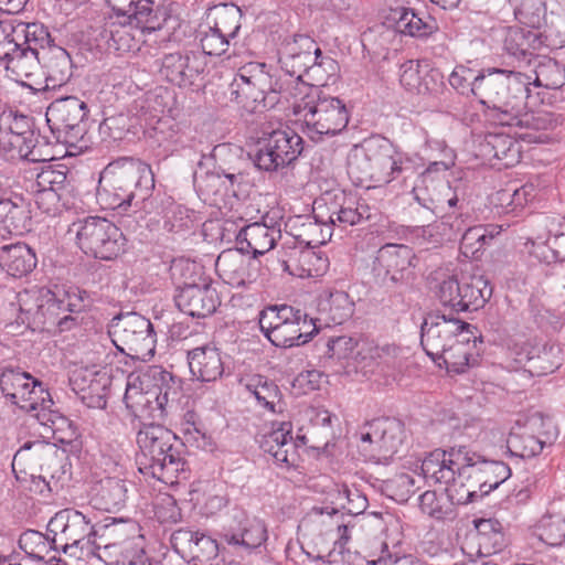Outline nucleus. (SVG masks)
Masks as SVG:
<instances>
[{
    "instance_id": "obj_1",
    "label": "nucleus",
    "mask_w": 565,
    "mask_h": 565,
    "mask_svg": "<svg viewBox=\"0 0 565 565\" xmlns=\"http://www.w3.org/2000/svg\"><path fill=\"white\" fill-rule=\"evenodd\" d=\"M530 85L531 75L493 67L481 72L476 90L493 124L531 131L547 130L553 125L550 114L525 110Z\"/></svg>"
},
{
    "instance_id": "obj_2",
    "label": "nucleus",
    "mask_w": 565,
    "mask_h": 565,
    "mask_svg": "<svg viewBox=\"0 0 565 565\" xmlns=\"http://www.w3.org/2000/svg\"><path fill=\"white\" fill-rule=\"evenodd\" d=\"M154 184V173L150 164L137 158L120 157L102 171L97 201L105 210L136 214L146 209Z\"/></svg>"
},
{
    "instance_id": "obj_3",
    "label": "nucleus",
    "mask_w": 565,
    "mask_h": 565,
    "mask_svg": "<svg viewBox=\"0 0 565 565\" xmlns=\"http://www.w3.org/2000/svg\"><path fill=\"white\" fill-rule=\"evenodd\" d=\"M420 166L418 154L401 151L382 137H372L354 146L348 157L350 178L366 188L382 186L399 178L406 181Z\"/></svg>"
},
{
    "instance_id": "obj_4",
    "label": "nucleus",
    "mask_w": 565,
    "mask_h": 565,
    "mask_svg": "<svg viewBox=\"0 0 565 565\" xmlns=\"http://www.w3.org/2000/svg\"><path fill=\"white\" fill-rule=\"evenodd\" d=\"M139 454L136 462L145 477L174 487L186 479L185 461L181 457L177 436L162 425H143L137 434Z\"/></svg>"
},
{
    "instance_id": "obj_5",
    "label": "nucleus",
    "mask_w": 565,
    "mask_h": 565,
    "mask_svg": "<svg viewBox=\"0 0 565 565\" xmlns=\"http://www.w3.org/2000/svg\"><path fill=\"white\" fill-rule=\"evenodd\" d=\"M292 113L302 124L303 134L312 141L342 132L349 124V111L339 97L299 84L292 92Z\"/></svg>"
},
{
    "instance_id": "obj_6",
    "label": "nucleus",
    "mask_w": 565,
    "mask_h": 565,
    "mask_svg": "<svg viewBox=\"0 0 565 565\" xmlns=\"http://www.w3.org/2000/svg\"><path fill=\"white\" fill-rule=\"evenodd\" d=\"M154 375L134 374L127 379L124 402L137 418L163 420L168 409L178 401L180 387L172 375L161 372L162 384L153 382Z\"/></svg>"
},
{
    "instance_id": "obj_7",
    "label": "nucleus",
    "mask_w": 565,
    "mask_h": 565,
    "mask_svg": "<svg viewBox=\"0 0 565 565\" xmlns=\"http://www.w3.org/2000/svg\"><path fill=\"white\" fill-rule=\"evenodd\" d=\"M86 115V103L75 96L55 99L46 109L45 118L53 137L66 146L70 154L89 147Z\"/></svg>"
},
{
    "instance_id": "obj_8",
    "label": "nucleus",
    "mask_w": 565,
    "mask_h": 565,
    "mask_svg": "<svg viewBox=\"0 0 565 565\" xmlns=\"http://www.w3.org/2000/svg\"><path fill=\"white\" fill-rule=\"evenodd\" d=\"M54 551L77 557L97 556L100 544L90 520L77 510L66 509L55 514L47 525Z\"/></svg>"
},
{
    "instance_id": "obj_9",
    "label": "nucleus",
    "mask_w": 565,
    "mask_h": 565,
    "mask_svg": "<svg viewBox=\"0 0 565 565\" xmlns=\"http://www.w3.org/2000/svg\"><path fill=\"white\" fill-rule=\"evenodd\" d=\"M0 387L4 397L20 409L32 413L40 424L49 426L53 401L42 382L31 374L15 369H6L0 375Z\"/></svg>"
},
{
    "instance_id": "obj_10",
    "label": "nucleus",
    "mask_w": 565,
    "mask_h": 565,
    "mask_svg": "<svg viewBox=\"0 0 565 565\" xmlns=\"http://www.w3.org/2000/svg\"><path fill=\"white\" fill-rule=\"evenodd\" d=\"M74 226L76 243L87 256L113 260L125 252L127 239L113 222L99 216H89Z\"/></svg>"
},
{
    "instance_id": "obj_11",
    "label": "nucleus",
    "mask_w": 565,
    "mask_h": 565,
    "mask_svg": "<svg viewBox=\"0 0 565 565\" xmlns=\"http://www.w3.org/2000/svg\"><path fill=\"white\" fill-rule=\"evenodd\" d=\"M108 332L117 349L130 356L145 360L154 354L156 333L152 323L139 313L116 317Z\"/></svg>"
},
{
    "instance_id": "obj_12",
    "label": "nucleus",
    "mask_w": 565,
    "mask_h": 565,
    "mask_svg": "<svg viewBox=\"0 0 565 565\" xmlns=\"http://www.w3.org/2000/svg\"><path fill=\"white\" fill-rule=\"evenodd\" d=\"M231 86L236 102L252 110H256L259 106L274 105L277 100L276 95L280 93L274 87L266 65L257 62L239 67Z\"/></svg>"
},
{
    "instance_id": "obj_13",
    "label": "nucleus",
    "mask_w": 565,
    "mask_h": 565,
    "mask_svg": "<svg viewBox=\"0 0 565 565\" xmlns=\"http://www.w3.org/2000/svg\"><path fill=\"white\" fill-rule=\"evenodd\" d=\"M437 296L443 306L455 312L477 311L491 298L492 287L483 276L462 281L450 277L439 284Z\"/></svg>"
},
{
    "instance_id": "obj_14",
    "label": "nucleus",
    "mask_w": 565,
    "mask_h": 565,
    "mask_svg": "<svg viewBox=\"0 0 565 565\" xmlns=\"http://www.w3.org/2000/svg\"><path fill=\"white\" fill-rule=\"evenodd\" d=\"M303 150L302 138L290 129L273 130L253 158L255 167L274 172L292 163Z\"/></svg>"
},
{
    "instance_id": "obj_15",
    "label": "nucleus",
    "mask_w": 565,
    "mask_h": 565,
    "mask_svg": "<svg viewBox=\"0 0 565 565\" xmlns=\"http://www.w3.org/2000/svg\"><path fill=\"white\" fill-rule=\"evenodd\" d=\"M321 50L316 41L302 34L286 39L279 49V64L285 75V79L279 86L280 94L286 96V89H291L296 82L303 79L310 64L316 61L315 55L320 57Z\"/></svg>"
},
{
    "instance_id": "obj_16",
    "label": "nucleus",
    "mask_w": 565,
    "mask_h": 565,
    "mask_svg": "<svg viewBox=\"0 0 565 565\" xmlns=\"http://www.w3.org/2000/svg\"><path fill=\"white\" fill-rule=\"evenodd\" d=\"M416 256L407 245L385 244L374 257L372 271L384 285H404L414 278Z\"/></svg>"
},
{
    "instance_id": "obj_17",
    "label": "nucleus",
    "mask_w": 565,
    "mask_h": 565,
    "mask_svg": "<svg viewBox=\"0 0 565 565\" xmlns=\"http://www.w3.org/2000/svg\"><path fill=\"white\" fill-rule=\"evenodd\" d=\"M399 422L377 418L367 423L360 433L362 451L379 463H387L402 445Z\"/></svg>"
},
{
    "instance_id": "obj_18",
    "label": "nucleus",
    "mask_w": 565,
    "mask_h": 565,
    "mask_svg": "<svg viewBox=\"0 0 565 565\" xmlns=\"http://www.w3.org/2000/svg\"><path fill=\"white\" fill-rule=\"evenodd\" d=\"M447 171L444 163H429L420 173L411 188L413 199L431 213H437L445 203L449 207H455L458 203L456 194H451V188L447 182L439 178L440 172Z\"/></svg>"
},
{
    "instance_id": "obj_19",
    "label": "nucleus",
    "mask_w": 565,
    "mask_h": 565,
    "mask_svg": "<svg viewBox=\"0 0 565 565\" xmlns=\"http://www.w3.org/2000/svg\"><path fill=\"white\" fill-rule=\"evenodd\" d=\"M467 322L459 319H448L445 316L429 315L422 324L420 344L426 354L438 362V356L445 353L461 333Z\"/></svg>"
},
{
    "instance_id": "obj_20",
    "label": "nucleus",
    "mask_w": 565,
    "mask_h": 565,
    "mask_svg": "<svg viewBox=\"0 0 565 565\" xmlns=\"http://www.w3.org/2000/svg\"><path fill=\"white\" fill-rule=\"evenodd\" d=\"M64 456L51 443L43 440L26 441L15 452L12 467L25 465L30 468L39 467L42 472L52 479H61L65 473L63 467Z\"/></svg>"
},
{
    "instance_id": "obj_21",
    "label": "nucleus",
    "mask_w": 565,
    "mask_h": 565,
    "mask_svg": "<svg viewBox=\"0 0 565 565\" xmlns=\"http://www.w3.org/2000/svg\"><path fill=\"white\" fill-rule=\"evenodd\" d=\"M543 425L544 420L540 416L529 417L523 423L518 420L507 438L509 452L520 458L540 455L547 443L545 434L540 431Z\"/></svg>"
},
{
    "instance_id": "obj_22",
    "label": "nucleus",
    "mask_w": 565,
    "mask_h": 565,
    "mask_svg": "<svg viewBox=\"0 0 565 565\" xmlns=\"http://www.w3.org/2000/svg\"><path fill=\"white\" fill-rule=\"evenodd\" d=\"M171 544L174 551L191 565H207L218 554L215 540L189 529L174 531L171 535Z\"/></svg>"
},
{
    "instance_id": "obj_23",
    "label": "nucleus",
    "mask_w": 565,
    "mask_h": 565,
    "mask_svg": "<svg viewBox=\"0 0 565 565\" xmlns=\"http://www.w3.org/2000/svg\"><path fill=\"white\" fill-rule=\"evenodd\" d=\"M215 270L218 277L232 287H245L257 281L259 277V265L250 262L243 249H225L216 262Z\"/></svg>"
},
{
    "instance_id": "obj_24",
    "label": "nucleus",
    "mask_w": 565,
    "mask_h": 565,
    "mask_svg": "<svg viewBox=\"0 0 565 565\" xmlns=\"http://www.w3.org/2000/svg\"><path fill=\"white\" fill-rule=\"evenodd\" d=\"M466 458L467 460L458 466L451 486L446 489L449 500L455 504H468L486 495L475 463L476 452H470L466 448Z\"/></svg>"
},
{
    "instance_id": "obj_25",
    "label": "nucleus",
    "mask_w": 565,
    "mask_h": 565,
    "mask_svg": "<svg viewBox=\"0 0 565 565\" xmlns=\"http://www.w3.org/2000/svg\"><path fill=\"white\" fill-rule=\"evenodd\" d=\"M177 307L191 317L205 318L221 305L220 296L212 284H186L174 296Z\"/></svg>"
},
{
    "instance_id": "obj_26",
    "label": "nucleus",
    "mask_w": 565,
    "mask_h": 565,
    "mask_svg": "<svg viewBox=\"0 0 565 565\" xmlns=\"http://www.w3.org/2000/svg\"><path fill=\"white\" fill-rule=\"evenodd\" d=\"M278 263L284 271L299 278L319 277L328 268V259L311 248L284 246Z\"/></svg>"
},
{
    "instance_id": "obj_27",
    "label": "nucleus",
    "mask_w": 565,
    "mask_h": 565,
    "mask_svg": "<svg viewBox=\"0 0 565 565\" xmlns=\"http://www.w3.org/2000/svg\"><path fill=\"white\" fill-rule=\"evenodd\" d=\"M465 460H467L466 447H454L449 450L435 449L422 461V477L435 483L445 484L446 490L451 486L458 466Z\"/></svg>"
},
{
    "instance_id": "obj_28",
    "label": "nucleus",
    "mask_w": 565,
    "mask_h": 565,
    "mask_svg": "<svg viewBox=\"0 0 565 565\" xmlns=\"http://www.w3.org/2000/svg\"><path fill=\"white\" fill-rule=\"evenodd\" d=\"M291 431L290 422L273 423L271 429L259 440L260 448L270 455L277 465L287 468L296 466L299 458L298 446L292 439Z\"/></svg>"
},
{
    "instance_id": "obj_29",
    "label": "nucleus",
    "mask_w": 565,
    "mask_h": 565,
    "mask_svg": "<svg viewBox=\"0 0 565 565\" xmlns=\"http://www.w3.org/2000/svg\"><path fill=\"white\" fill-rule=\"evenodd\" d=\"M222 537L230 545L253 550L267 540V529L260 519L241 512L224 530Z\"/></svg>"
},
{
    "instance_id": "obj_30",
    "label": "nucleus",
    "mask_w": 565,
    "mask_h": 565,
    "mask_svg": "<svg viewBox=\"0 0 565 565\" xmlns=\"http://www.w3.org/2000/svg\"><path fill=\"white\" fill-rule=\"evenodd\" d=\"M29 131L25 116L2 114L0 116V157L8 161L21 160Z\"/></svg>"
},
{
    "instance_id": "obj_31",
    "label": "nucleus",
    "mask_w": 565,
    "mask_h": 565,
    "mask_svg": "<svg viewBox=\"0 0 565 565\" xmlns=\"http://www.w3.org/2000/svg\"><path fill=\"white\" fill-rule=\"evenodd\" d=\"M478 356L477 337L471 330V326L467 323L456 341L438 356V361L445 364L448 372L462 373L478 362ZM437 363L441 365L440 362Z\"/></svg>"
},
{
    "instance_id": "obj_32",
    "label": "nucleus",
    "mask_w": 565,
    "mask_h": 565,
    "mask_svg": "<svg viewBox=\"0 0 565 565\" xmlns=\"http://www.w3.org/2000/svg\"><path fill=\"white\" fill-rule=\"evenodd\" d=\"M31 227V212L21 196L3 198L0 195V237L19 235Z\"/></svg>"
},
{
    "instance_id": "obj_33",
    "label": "nucleus",
    "mask_w": 565,
    "mask_h": 565,
    "mask_svg": "<svg viewBox=\"0 0 565 565\" xmlns=\"http://www.w3.org/2000/svg\"><path fill=\"white\" fill-rule=\"evenodd\" d=\"M97 557L108 565H150L143 547V537L100 545Z\"/></svg>"
},
{
    "instance_id": "obj_34",
    "label": "nucleus",
    "mask_w": 565,
    "mask_h": 565,
    "mask_svg": "<svg viewBox=\"0 0 565 565\" xmlns=\"http://www.w3.org/2000/svg\"><path fill=\"white\" fill-rule=\"evenodd\" d=\"M139 11L132 18V22L140 33L143 35V43H167L169 34L161 31L168 20V13L164 9L153 7V0H146L141 2Z\"/></svg>"
},
{
    "instance_id": "obj_35",
    "label": "nucleus",
    "mask_w": 565,
    "mask_h": 565,
    "mask_svg": "<svg viewBox=\"0 0 565 565\" xmlns=\"http://www.w3.org/2000/svg\"><path fill=\"white\" fill-rule=\"evenodd\" d=\"M280 237V228L269 226L262 222H255L244 226L238 235L237 242L241 249L252 253L254 257L264 255L274 248L276 241Z\"/></svg>"
},
{
    "instance_id": "obj_36",
    "label": "nucleus",
    "mask_w": 565,
    "mask_h": 565,
    "mask_svg": "<svg viewBox=\"0 0 565 565\" xmlns=\"http://www.w3.org/2000/svg\"><path fill=\"white\" fill-rule=\"evenodd\" d=\"M324 210V205L320 201H316L313 218L298 216L296 223L300 224V231L295 235L296 238L311 247L323 245L330 241L333 224L328 221Z\"/></svg>"
},
{
    "instance_id": "obj_37",
    "label": "nucleus",
    "mask_w": 565,
    "mask_h": 565,
    "mask_svg": "<svg viewBox=\"0 0 565 565\" xmlns=\"http://www.w3.org/2000/svg\"><path fill=\"white\" fill-rule=\"evenodd\" d=\"M190 372L202 382L216 381L224 372L220 351L215 347L203 345L188 352Z\"/></svg>"
},
{
    "instance_id": "obj_38",
    "label": "nucleus",
    "mask_w": 565,
    "mask_h": 565,
    "mask_svg": "<svg viewBox=\"0 0 565 565\" xmlns=\"http://www.w3.org/2000/svg\"><path fill=\"white\" fill-rule=\"evenodd\" d=\"M296 311L295 317L288 319L280 329L273 332L270 342L274 345L280 348L298 347L307 343L318 331L312 323V319L308 322L306 313H302L299 309Z\"/></svg>"
},
{
    "instance_id": "obj_39",
    "label": "nucleus",
    "mask_w": 565,
    "mask_h": 565,
    "mask_svg": "<svg viewBox=\"0 0 565 565\" xmlns=\"http://www.w3.org/2000/svg\"><path fill=\"white\" fill-rule=\"evenodd\" d=\"M38 264L35 252L25 243L0 247V267L12 277L30 274Z\"/></svg>"
},
{
    "instance_id": "obj_40",
    "label": "nucleus",
    "mask_w": 565,
    "mask_h": 565,
    "mask_svg": "<svg viewBox=\"0 0 565 565\" xmlns=\"http://www.w3.org/2000/svg\"><path fill=\"white\" fill-rule=\"evenodd\" d=\"M41 63L45 68L46 85L53 88L66 84L72 77L73 64L68 52L57 45L42 52Z\"/></svg>"
},
{
    "instance_id": "obj_41",
    "label": "nucleus",
    "mask_w": 565,
    "mask_h": 565,
    "mask_svg": "<svg viewBox=\"0 0 565 565\" xmlns=\"http://www.w3.org/2000/svg\"><path fill=\"white\" fill-rule=\"evenodd\" d=\"M127 499L124 480L107 477L99 480L92 489V502L98 510L111 512L120 510Z\"/></svg>"
},
{
    "instance_id": "obj_42",
    "label": "nucleus",
    "mask_w": 565,
    "mask_h": 565,
    "mask_svg": "<svg viewBox=\"0 0 565 565\" xmlns=\"http://www.w3.org/2000/svg\"><path fill=\"white\" fill-rule=\"evenodd\" d=\"M192 62L193 58L189 54L181 52L166 54L161 61L160 74L173 85L189 86L199 74V68Z\"/></svg>"
},
{
    "instance_id": "obj_43",
    "label": "nucleus",
    "mask_w": 565,
    "mask_h": 565,
    "mask_svg": "<svg viewBox=\"0 0 565 565\" xmlns=\"http://www.w3.org/2000/svg\"><path fill=\"white\" fill-rule=\"evenodd\" d=\"M315 60L307 70L303 79L296 82L291 89H286V98L292 97V92H296L300 83L311 88L321 89V87L337 79L340 67L334 58L324 56L321 53L320 57L315 55Z\"/></svg>"
},
{
    "instance_id": "obj_44",
    "label": "nucleus",
    "mask_w": 565,
    "mask_h": 565,
    "mask_svg": "<svg viewBox=\"0 0 565 565\" xmlns=\"http://www.w3.org/2000/svg\"><path fill=\"white\" fill-rule=\"evenodd\" d=\"M354 303L343 290H326L318 301L319 312L327 323L342 324L353 313Z\"/></svg>"
},
{
    "instance_id": "obj_45",
    "label": "nucleus",
    "mask_w": 565,
    "mask_h": 565,
    "mask_svg": "<svg viewBox=\"0 0 565 565\" xmlns=\"http://www.w3.org/2000/svg\"><path fill=\"white\" fill-rule=\"evenodd\" d=\"M476 542L481 556L500 553L507 546L502 524L495 519L475 520Z\"/></svg>"
},
{
    "instance_id": "obj_46",
    "label": "nucleus",
    "mask_w": 565,
    "mask_h": 565,
    "mask_svg": "<svg viewBox=\"0 0 565 565\" xmlns=\"http://www.w3.org/2000/svg\"><path fill=\"white\" fill-rule=\"evenodd\" d=\"M399 83L409 93L416 95H430L438 92L441 83L434 75L423 74L419 61L409 60L399 67Z\"/></svg>"
},
{
    "instance_id": "obj_47",
    "label": "nucleus",
    "mask_w": 565,
    "mask_h": 565,
    "mask_svg": "<svg viewBox=\"0 0 565 565\" xmlns=\"http://www.w3.org/2000/svg\"><path fill=\"white\" fill-rule=\"evenodd\" d=\"M242 11L237 6L221 3L209 10L206 24L235 41L242 25Z\"/></svg>"
},
{
    "instance_id": "obj_48",
    "label": "nucleus",
    "mask_w": 565,
    "mask_h": 565,
    "mask_svg": "<svg viewBox=\"0 0 565 565\" xmlns=\"http://www.w3.org/2000/svg\"><path fill=\"white\" fill-rule=\"evenodd\" d=\"M72 382L83 393V399H90L89 405L106 406L107 387L109 385V377L106 374L90 371H85L83 374L75 373Z\"/></svg>"
},
{
    "instance_id": "obj_49",
    "label": "nucleus",
    "mask_w": 565,
    "mask_h": 565,
    "mask_svg": "<svg viewBox=\"0 0 565 565\" xmlns=\"http://www.w3.org/2000/svg\"><path fill=\"white\" fill-rule=\"evenodd\" d=\"M44 288L33 287L17 295L19 310L18 320L29 328L43 326V292Z\"/></svg>"
},
{
    "instance_id": "obj_50",
    "label": "nucleus",
    "mask_w": 565,
    "mask_h": 565,
    "mask_svg": "<svg viewBox=\"0 0 565 565\" xmlns=\"http://www.w3.org/2000/svg\"><path fill=\"white\" fill-rule=\"evenodd\" d=\"M246 390L256 398L260 407L271 413L282 411L281 393L274 381L263 375H254L246 383Z\"/></svg>"
},
{
    "instance_id": "obj_51",
    "label": "nucleus",
    "mask_w": 565,
    "mask_h": 565,
    "mask_svg": "<svg viewBox=\"0 0 565 565\" xmlns=\"http://www.w3.org/2000/svg\"><path fill=\"white\" fill-rule=\"evenodd\" d=\"M388 21H391L396 31L409 36H425L431 33V26L424 22L413 9L406 7H396L390 10Z\"/></svg>"
},
{
    "instance_id": "obj_52",
    "label": "nucleus",
    "mask_w": 565,
    "mask_h": 565,
    "mask_svg": "<svg viewBox=\"0 0 565 565\" xmlns=\"http://www.w3.org/2000/svg\"><path fill=\"white\" fill-rule=\"evenodd\" d=\"M41 60L42 54L36 53L34 49L23 47L19 43L3 66L19 81L31 77L36 72Z\"/></svg>"
},
{
    "instance_id": "obj_53",
    "label": "nucleus",
    "mask_w": 565,
    "mask_h": 565,
    "mask_svg": "<svg viewBox=\"0 0 565 565\" xmlns=\"http://www.w3.org/2000/svg\"><path fill=\"white\" fill-rule=\"evenodd\" d=\"M489 153L498 160L503 168L515 166L521 160V146L508 135H492L488 138Z\"/></svg>"
},
{
    "instance_id": "obj_54",
    "label": "nucleus",
    "mask_w": 565,
    "mask_h": 565,
    "mask_svg": "<svg viewBox=\"0 0 565 565\" xmlns=\"http://www.w3.org/2000/svg\"><path fill=\"white\" fill-rule=\"evenodd\" d=\"M536 40V34L531 31H524L520 28H509L505 32L503 46L505 52L525 64L531 63L533 56L532 43Z\"/></svg>"
},
{
    "instance_id": "obj_55",
    "label": "nucleus",
    "mask_w": 565,
    "mask_h": 565,
    "mask_svg": "<svg viewBox=\"0 0 565 565\" xmlns=\"http://www.w3.org/2000/svg\"><path fill=\"white\" fill-rule=\"evenodd\" d=\"M561 364V349L557 345H537L526 372L532 376H544L555 372Z\"/></svg>"
},
{
    "instance_id": "obj_56",
    "label": "nucleus",
    "mask_w": 565,
    "mask_h": 565,
    "mask_svg": "<svg viewBox=\"0 0 565 565\" xmlns=\"http://www.w3.org/2000/svg\"><path fill=\"white\" fill-rule=\"evenodd\" d=\"M322 205H324L328 221L332 223L333 226H353L364 217L365 213V210L361 211L359 203L353 200H344L343 203H339L334 200L329 204L322 203Z\"/></svg>"
},
{
    "instance_id": "obj_57",
    "label": "nucleus",
    "mask_w": 565,
    "mask_h": 565,
    "mask_svg": "<svg viewBox=\"0 0 565 565\" xmlns=\"http://www.w3.org/2000/svg\"><path fill=\"white\" fill-rule=\"evenodd\" d=\"M17 42L23 47L34 49L39 54L47 50L50 45V33L43 24L40 23H18L13 24Z\"/></svg>"
},
{
    "instance_id": "obj_58",
    "label": "nucleus",
    "mask_w": 565,
    "mask_h": 565,
    "mask_svg": "<svg viewBox=\"0 0 565 565\" xmlns=\"http://www.w3.org/2000/svg\"><path fill=\"white\" fill-rule=\"evenodd\" d=\"M475 463L483 484V493L486 494L497 489L511 476L510 467L502 461L484 460L476 454Z\"/></svg>"
},
{
    "instance_id": "obj_59",
    "label": "nucleus",
    "mask_w": 565,
    "mask_h": 565,
    "mask_svg": "<svg viewBox=\"0 0 565 565\" xmlns=\"http://www.w3.org/2000/svg\"><path fill=\"white\" fill-rule=\"evenodd\" d=\"M43 326L46 323L56 324L60 331H67L77 326V320L73 316H61L58 311V303L63 301L57 300V294L44 288L43 291Z\"/></svg>"
},
{
    "instance_id": "obj_60",
    "label": "nucleus",
    "mask_w": 565,
    "mask_h": 565,
    "mask_svg": "<svg viewBox=\"0 0 565 565\" xmlns=\"http://www.w3.org/2000/svg\"><path fill=\"white\" fill-rule=\"evenodd\" d=\"M536 348L537 344L525 337L510 339L507 344V358L511 363L508 366L515 371L520 369L526 371Z\"/></svg>"
},
{
    "instance_id": "obj_61",
    "label": "nucleus",
    "mask_w": 565,
    "mask_h": 565,
    "mask_svg": "<svg viewBox=\"0 0 565 565\" xmlns=\"http://www.w3.org/2000/svg\"><path fill=\"white\" fill-rule=\"evenodd\" d=\"M565 241V233H561L559 235H555L553 238L547 237L543 239V237H537L536 239L529 238L527 244L532 245V249L530 250L537 259L544 263H553L557 260H565V248H557L558 242Z\"/></svg>"
},
{
    "instance_id": "obj_62",
    "label": "nucleus",
    "mask_w": 565,
    "mask_h": 565,
    "mask_svg": "<svg viewBox=\"0 0 565 565\" xmlns=\"http://www.w3.org/2000/svg\"><path fill=\"white\" fill-rule=\"evenodd\" d=\"M565 83L564 72L561 65L552 58L540 63L531 76V85L543 86L548 89L561 88Z\"/></svg>"
},
{
    "instance_id": "obj_63",
    "label": "nucleus",
    "mask_w": 565,
    "mask_h": 565,
    "mask_svg": "<svg viewBox=\"0 0 565 565\" xmlns=\"http://www.w3.org/2000/svg\"><path fill=\"white\" fill-rule=\"evenodd\" d=\"M516 20L529 28L540 29L545 22L544 0H520L514 9Z\"/></svg>"
},
{
    "instance_id": "obj_64",
    "label": "nucleus",
    "mask_w": 565,
    "mask_h": 565,
    "mask_svg": "<svg viewBox=\"0 0 565 565\" xmlns=\"http://www.w3.org/2000/svg\"><path fill=\"white\" fill-rule=\"evenodd\" d=\"M536 536L548 546H561L565 542V520L561 516H543L536 527Z\"/></svg>"
}]
</instances>
